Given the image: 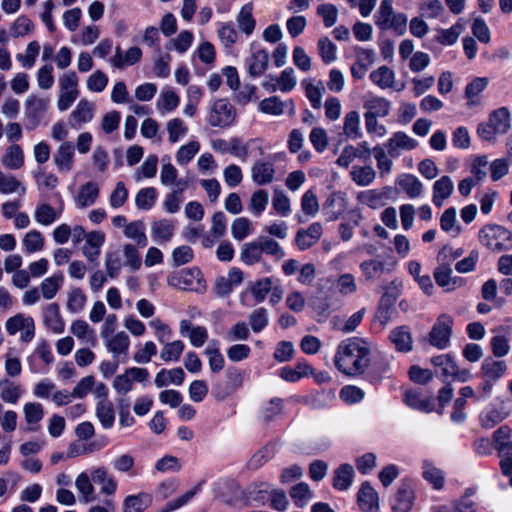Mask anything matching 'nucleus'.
Returning <instances> with one entry per match:
<instances>
[{
    "label": "nucleus",
    "mask_w": 512,
    "mask_h": 512,
    "mask_svg": "<svg viewBox=\"0 0 512 512\" xmlns=\"http://www.w3.org/2000/svg\"><path fill=\"white\" fill-rule=\"evenodd\" d=\"M398 186L410 197H419L423 192L421 181L412 174H403L397 180Z\"/></svg>",
    "instance_id": "09e8293b"
},
{
    "label": "nucleus",
    "mask_w": 512,
    "mask_h": 512,
    "mask_svg": "<svg viewBox=\"0 0 512 512\" xmlns=\"http://www.w3.org/2000/svg\"><path fill=\"white\" fill-rule=\"evenodd\" d=\"M174 230V223L169 219H160L151 223L152 238L160 244L169 242L174 235Z\"/></svg>",
    "instance_id": "7c9ffc66"
},
{
    "label": "nucleus",
    "mask_w": 512,
    "mask_h": 512,
    "mask_svg": "<svg viewBox=\"0 0 512 512\" xmlns=\"http://www.w3.org/2000/svg\"><path fill=\"white\" fill-rule=\"evenodd\" d=\"M253 231L251 221L246 217L236 218L231 225L232 237L237 241H242Z\"/></svg>",
    "instance_id": "774afa93"
},
{
    "label": "nucleus",
    "mask_w": 512,
    "mask_h": 512,
    "mask_svg": "<svg viewBox=\"0 0 512 512\" xmlns=\"http://www.w3.org/2000/svg\"><path fill=\"white\" fill-rule=\"evenodd\" d=\"M275 169L272 163L256 161L251 168V177L257 185H266L273 181Z\"/></svg>",
    "instance_id": "c756f323"
},
{
    "label": "nucleus",
    "mask_w": 512,
    "mask_h": 512,
    "mask_svg": "<svg viewBox=\"0 0 512 512\" xmlns=\"http://www.w3.org/2000/svg\"><path fill=\"white\" fill-rule=\"evenodd\" d=\"M385 146L390 157H398L404 150H413L417 146V141L404 132H396Z\"/></svg>",
    "instance_id": "f3484780"
},
{
    "label": "nucleus",
    "mask_w": 512,
    "mask_h": 512,
    "mask_svg": "<svg viewBox=\"0 0 512 512\" xmlns=\"http://www.w3.org/2000/svg\"><path fill=\"white\" fill-rule=\"evenodd\" d=\"M160 180L163 185L174 186V189H179V192H183L187 188V182L182 179L178 180V171L169 162L162 164Z\"/></svg>",
    "instance_id": "58836bf2"
},
{
    "label": "nucleus",
    "mask_w": 512,
    "mask_h": 512,
    "mask_svg": "<svg viewBox=\"0 0 512 512\" xmlns=\"http://www.w3.org/2000/svg\"><path fill=\"white\" fill-rule=\"evenodd\" d=\"M179 97L172 90L162 91L157 101V109L161 114L175 110L179 105Z\"/></svg>",
    "instance_id": "338daca9"
},
{
    "label": "nucleus",
    "mask_w": 512,
    "mask_h": 512,
    "mask_svg": "<svg viewBox=\"0 0 512 512\" xmlns=\"http://www.w3.org/2000/svg\"><path fill=\"white\" fill-rule=\"evenodd\" d=\"M302 85L305 88L306 97L309 99L311 106L314 109H320L322 106V97L325 92V87L321 81L314 84L310 80H304Z\"/></svg>",
    "instance_id": "5fc2aeb1"
},
{
    "label": "nucleus",
    "mask_w": 512,
    "mask_h": 512,
    "mask_svg": "<svg viewBox=\"0 0 512 512\" xmlns=\"http://www.w3.org/2000/svg\"><path fill=\"white\" fill-rule=\"evenodd\" d=\"M5 328L9 335H15L21 331L20 339L25 343L31 342L35 336V322L33 318L25 316L22 313L8 318L5 323Z\"/></svg>",
    "instance_id": "1a4fd4ad"
},
{
    "label": "nucleus",
    "mask_w": 512,
    "mask_h": 512,
    "mask_svg": "<svg viewBox=\"0 0 512 512\" xmlns=\"http://www.w3.org/2000/svg\"><path fill=\"white\" fill-rule=\"evenodd\" d=\"M185 373L182 368L177 367L171 370H160L155 377V385L158 388L164 387L170 383L181 385L184 381Z\"/></svg>",
    "instance_id": "c03bdc74"
},
{
    "label": "nucleus",
    "mask_w": 512,
    "mask_h": 512,
    "mask_svg": "<svg viewBox=\"0 0 512 512\" xmlns=\"http://www.w3.org/2000/svg\"><path fill=\"white\" fill-rule=\"evenodd\" d=\"M62 207L54 208L47 202H39L34 210L35 221L43 226L52 225L62 214Z\"/></svg>",
    "instance_id": "5701e85b"
},
{
    "label": "nucleus",
    "mask_w": 512,
    "mask_h": 512,
    "mask_svg": "<svg viewBox=\"0 0 512 512\" xmlns=\"http://www.w3.org/2000/svg\"><path fill=\"white\" fill-rule=\"evenodd\" d=\"M290 496L297 507L303 508L312 500L313 492L308 484L301 482L291 488Z\"/></svg>",
    "instance_id": "052dcab7"
},
{
    "label": "nucleus",
    "mask_w": 512,
    "mask_h": 512,
    "mask_svg": "<svg viewBox=\"0 0 512 512\" xmlns=\"http://www.w3.org/2000/svg\"><path fill=\"white\" fill-rule=\"evenodd\" d=\"M506 363L502 360H495L491 357L486 358L482 363V373L486 379L496 381L505 373Z\"/></svg>",
    "instance_id": "3c124183"
},
{
    "label": "nucleus",
    "mask_w": 512,
    "mask_h": 512,
    "mask_svg": "<svg viewBox=\"0 0 512 512\" xmlns=\"http://www.w3.org/2000/svg\"><path fill=\"white\" fill-rule=\"evenodd\" d=\"M43 322L53 333L61 334L65 329V323L57 303H50L43 308Z\"/></svg>",
    "instance_id": "aec40b11"
},
{
    "label": "nucleus",
    "mask_w": 512,
    "mask_h": 512,
    "mask_svg": "<svg viewBox=\"0 0 512 512\" xmlns=\"http://www.w3.org/2000/svg\"><path fill=\"white\" fill-rule=\"evenodd\" d=\"M91 479L94 483L100 485V492L109 497L117 491V481L114 476L109 473L108 468L99 466L91 470Z\"/></svg>",
    "instance_id": "2eb2a0df"
},
{
    "label": "nucleus",
    "mask_w": 512,
    "mask_h": 512,
    "mask_svg": "<svg viewBox=\"0 0 512 512\" xmlns=\"http://www.w3.org/2000/svg\"><path fill=\"white\" fill-rule=\"evenodd\" d=\"M434 278L436 283L445 291H453L463 285V279L460 277L452 276V269L447 264H440L434 271Z\"/></svg>",
    "instance_id": "6ab92c4d"
},
{
    "label": "nucleus",
    "mask_w": 512,
    "mask_h": 512,
    "mask_svg": "<svg viewBox=\"0 0 512 512\" xmlns=\"http://www.w3.org/2000/svg\"><path fill=\"white\" fill-rule=\"evenodd\" d=\"M350 176L352 180L358 186H368L370 185L376 178V171L370 165L365 166H353L350 172Z\"/></svg>",
    "instance_id": "6e6d98bb"
},
{
    "label": "nucleus",
    "mask_w": 512,
    "mask_h": 512,
    "mask_svg": "<svg viewBox=\"0 0 512 512\" xmlns=\"http://www.w3.org/2000/svg\"><path fill=\"white\" fill-rule=\"evenodd\" d=\"M22 244L25 251L31 254L43 250L45 239L40 231L33 229L24 235Z\"/></svg>",
    "instance_id": "e2e57ef3"
},
{
    "label": "nucleus",
    "mask_w": 512,
    "mask_h": 512,
    "mask_svg": "<svg viewBox=\"0 0 512 512\" xmlns=\"http://www.w3.org/2000/svg\"><path fill=\"white\" fill-rule=\"evenodd\" d=\"M71 333L85 344L95 346L97 340L95 331L84 320H75L70 327Z\"/></svg>",
    "instance_id": "ea45409f"
},
{
    "label": "nucleus",
    "mask_w": 512,
    "mask_h": 512,
    "mask_svg": "<svg viewBox=\"0 0 512 512\" xmlns=\"http://www.w3.org/2000/svg\"><path fill=\"white\" fill-rule=\"evenodd\" d=\"M390 341L399 352H409L413 347V338L407 326H400L391 331Z\"/></svg>",
    "instance_id": "f704fd0d"
},
{
    "label": "nucleus",
    "mask_w": 512,
    "mask_h": 512,
    "mask_svg": "<svg viewBox=\"0 0 512 512\" xmlns=\"http://www.w3.org/2000/svg\"><path fill=\"white\" fill-rule=\"evenodd\" d=\"M201 272L197 268L183 269L168 278V284L184 290H197L202 285Z\"/></svg>",
    "instance_id": "f8f14e48"
},
{
    "label": "nucleus",
    "mask_w": 512,
    "mask_h": 512,
    "mask_svg": "<svg viewBox=\"0 0 512 512\" xmlns=\"http://www.w3.org/2000/svg\"><path fill=\"white\" fill-rule=\"evenodd\" d=\"M258 109L264 114L273 116H280L284 110H288V114L293 116L295 114V105L293 100L281 101L277 96H271L260 101Z\"/></svg>",
    "instance_id": "4468645a"
},
{
    "label": "nucleus",
    "mask_w": 512,
    "mask_h": 512,
    "mask_svg": "<svg viewBox=\"0 0 512 512\" xmlns=\"http://www.w3.org/2000/svg\"><path fill=\"white\" fill-rule=\"evenodd\" d=\"M237 116L235 107L227 99H217L211 105L207 121L212 127L227 128Z\"/></svg>",
    "instance_id": "39448f33"
},
{
    "label": "nucleus",
    "mask_w": 512,
    "mask_h": 512,
    "mask_svg": "<svg viewBox=\"0 0 512 512\" xmlns=\"http://www.w3.org/2000/svg\"><path fill=\"white\" fill-rule=\"evenodd\" d=\"M48 106V99L33 94L25 100L24 109L25 119L27 120L26 128L28 130H33L39 125L40 119L47 111Z\"/></svg>",
    "instance_id": "9d476101"
},
{
    "label": "nucleus",
    "mask_w": 512,
    "mask_h": 512,
    "mask_svg": "<svg viewBox=\"0 0 512 512\" xmlns=\"http://www.w3.org/2000/svg\"><path fill=\"white\" fill-rule=\"evenodd\" d=\"M464 29L465 23L463 19L460 18L449 29L441 30L436 39L442 45H452L458 40Z\"/></svg>",
    "instance_id": "680f3d73"
},
{
    "label": "nucleus",
    "mask_w": 512,
    "mask_h": 512,
    "mask_svg": "<svg viewBox=\"0 0 512 512\" xmlns=\"http://www.w3.org/2000/svg\"><path fill=\"white\" fill-rule=\"evenodd\" d=\"M358 504L363 511H376L379 508L378 493L368 482L361 485L358 492Z\"/></svg>",
    "instance_id": "2f4dec72"
},
{
    "label": "nucleus",
    "mask_w": 512,
    "mask_h": 512,
    "mask_svg": "<svg viewBox=\"0 0 512 512\" xmlns=\"http://www.w3.org/2000/svg\"><path fill=\"white\" fill-rule=\"evenodd\" d=\"M354 469L350 464H342L334 471L333 487L337 490H346L352 484Z\"/></svg>",
    "instance_id": "8fccbe9b"
},
{
    "label": "nucleus",
    "mask_w": 512,
    "mask_h": 512,
    "mask_svg": "<svg viewBox=\"0 0 512 512\" xmlns=\"http://www.w3.org/2000/svg\"><path fill=\"white\" fill-rule=\"evenodd\" d=\"M23 413L26 422L25 430L37 432L40 429V422L44 417V409L41 403L28 402L23 406Z\"/></svg>",
    "instance_id": "412c9836"
},
{
    "label": "nucleus",
    "mask_w": 512,
    "mask_h": 512,
    "mask_svg": "<svg viewBox=\"0 0 512 512\" xmlns=\"http://www.w3.org/2000/svg\"><path fill=\"white\" fill-rule=\"evenodd\" d=\"M180 333L189 338L194 347H201L208 339V331L203 326H193L189 320L180 322Z\"/></svg>",
    "instance_id": "b1692460"
},
{
    "label": "nucleus",
    "mask_w": 512,
    "mask_h": 512,
    "mask_svg": "<svg viewBox=\"0 0 512 512\" xmlns=\"http://www.w3.org/2000/svg\"><path fill=\"white\" fill-rule=\"evenodd\" d=\"M452 325L453 319L451 316L447 314L440 315L429 334L430 343L439 349H444L449 343Z\"/></svg>",
    "instance_id": "9b49d317"
},
{
    "label": "nucleus",
    "mask_w": 512,
    "mask_h": 512,
    "mask_svg": "<svg viewBox=\"0 0 512 512\" xmlns=\"http://www.w3.org/2000/svg\"><path fill=\"white\" fill-rule=\"evenodd\" d=\"M422 475L435 489H441L444 485V474L431 462L424 461Z\"/></svg>",
    "instance_id": "69168bd1"
},
{
    "label": "nucleus",
    "mask_w": 512,
    "mask_h": 512,
    "mask_svg": "<svg viewBox=\"0 0 512 512\" xmlns=\"http://www.w3.org/2000/svg\"><path fill=\"white\" fill-rule=\"evenodd\" d=\"M107 445V440L102 438L101 441H94L88 444L73 442L67 449V458H75L82 455H87L101 450Z\"/></svg>",
    "instance_id": "79ce46f5"
},
{
    "label": "nucleus",
    "mask_w": 512,
    "mask_h": 512,
    "mask_svg": "<svg viewBox=\"0 0 512 512\" xmlns=\"http://www.w3.org/2000/svg\"><path fill=\"white\" fill-rule=\"evenodd\" d=\"M454 191V183L449 176H442L433 184L432 201L435 206L442 207Z\"/></svg>",
    "instance_id": "bb28decb"
},
{
    "label": "nucleus",
    "mask_w": 512,
    "mask_h": 512,
    "mask_svg": "<svg viewBox=\"0 0 512 512\" xmlns=\"http://www.w3.org/2000/svg\"><path fill=\"white\" fill-rule=\"evenodd\" d=\"M262 250L258 238L245 243L240 252V259L246 265L258 263L262 258Z\"/></svg>",
    "instance_id": "864d4df0"
},
{
    "label": "nucleus",
    "mask_w": 512,
    "mask_h": 512,
    "mask_svg": "<svg viewBox=\"0 0 512 512\" xmlns=\"http://www.w3.org/2000/svg\"><path fill=\"white\" fill-rule=\"evenodd\" d=\"M104 345L108 352H110L114 359L123 357L127 359L130 347V338L124 331H119L115 335L103 340Z\"/></svg>",
    "instance_id": "dca6fc26"
},
{
    "label": "nucleus",
    "mask_w": 512,
    "mask_h": 512,
    "mask_svg": "<svg viewBox=\"0 0 512 512\" xmlns=\"http://www.w3.org/2000/svg\"><path fill=\"white\" fill-rule=\"evenodd\" d=\"M394 267L395 261L391 257L381 255L365 260L359 266L367 281L379 279L383 274L392 272Z\"/></svg>",
    "instance_id": "6e6552de"
},
{
    "label": "nucleus",
    "mask_w": 512,
    "mask_h": 512,
    "mask_svg": "<svg viewBox=\"0 0 512 512\" xmlns=\"http://www.w3.org/2000/svg\"><path fill=\"white\" fill-rule=\"evenodd\" d=\"M91 474L81 472L75 480V486L80 494V501L89 503L95 500V488L92 484Z\"/></svg>",
    "instance_id": "4c0bfd02"
},
{
    "label": "nucleus",
    "mask_w": 512,
    "mask_h": 512,
    "mask_svg": "<svg viewBox=\"0 0 512 512\" xmlns=\"http://www.w3.org/2000/svg\"><path fill=\"white\" fill-rule=\"evenodd\" d=\"M488 83V78L477 77L466 86L465 97L469 108L481 105L480 93L487 87Z\"/></svg>",
    "instance_id": "72a5a7b5"
},
{
    "label": "nucleus",
    "mask_w": 512,
    "mask_h": 512,
    "mask_svg": "<svg viewBox=\"0 0 512 512\" xmlns=\"http://www.w3.org/2000/svg\"><path fill=\"white\" fill-rule=\"evenodd\" d=\"M99 197V186L93 181L83 184L78 191L75 202L78 208L84 209L93 205Z\"/></svg>",
    "instance_id": "473e14b6"
},
{
    "label": "nucleus",
    "mask_w": 512,
    "mask_h": 512,
    "mask_svg": "<svg viewBox=\"0 0 512 512\" xmlns=\"http://www.w3.org/2000/svg\"><path fill=\"white\" fill-rule=\"evenodd\" d=\"M0 192L3 194L19 193L24 195L26 188L15 176L6 175L0 171Z\"/></svg>",
    "instance_id": "0e129e2a"
},
{
    "label": "nucleus",
    "mask_w": 512,
    "mask_h": 512,
    "mask_svg": "<svg viewBox=\"0 0 512 512\" xmlns=\"http://www.w3.org/2000/svg\"><path fill=\"white\" fill-rule=\"evenodd\" d=\"M1 163L10 170L20 169L24 165V152L21 146L15 143L9 145L5 150Z\"/></svg>",
    "instance_id": "e433bc0d"
},
{
    "label": "nucleus",
    "mask_w": 512,
    "mask_h": 512,
    "mask_svg": "<svg viewBox=\"0 0 512 512\" xmlns=\"http://www.w3.org/2000/svg\"><path fill=\"white\" fill-rule=\"evenodd\" d=\"M269 64V53L263 49H258L247 58L246 66L251 77L261 76Z\"/></svg>",
    "instance_id": "cd10ccee"
},
{
    "label": "nucleus",
    "mask_w": 512,
    "mask_h": 512,
    "mask_svg": "<svg viewBox=\"0 0 512 512\" xmlns=\"http://www.w3.org/2000/svg\"><path fill=\"white\" fill-rule=\"evenodd\" d=\"M151 502L152 497L147 493L129 495L124 499L123 512H142L151 504Z\"/></svg>",
    "instance_id": "de8ad7c7"
},
{
    "label": "nucleus",
    "mask_w": 512,
    "mask_h": 512,
    "mask_svg": "<svg viewBox=\"0 0 512 512\" xmlns=\"http://www.w3.org/2000/svg\"><path fill=\"white\" fill-rule=\"evenodd\" d=\"M492 446L500 458L502 474L509 477L512 485V430L509 426L504 425L494 431Z\"/></svg>",
    "instance_id": "f03ea898"
},
{
    "label": "nucleus",
    "mask_w": 512,
    "mask_h": 512,
    "mask_svg": "<svg viewBox=\"0 0 512 512\" xmlns=\"http://www.w3.org/2000/svg\"><path fill=\"white\" fill-rule=\"evenodd\" d=\"M431 363L436 367L437 375L443 378L452 377L460 382H465L471 378L470 371L468 369H459L455 361L447 354L433 357Z\"/></svg>",
    "instance_id": "423d86ee"
},
{
    "label": "nucleus",
    "mask_w": 512,
    "mask_h": 512,
    "mask_svg": "<svg viewBox=\"0 0 512 512\" xmlns=\"http://www.w3.org/2000/svg\"><path fill=\"white\" fill-rule=\"evenodd\" d=\"M146 227L142 220H135L129 222L126 229L123 230V234L126 238L134 241L139 247H146L148 244V238L145 233Z\"/></svg>",
    "instance_id": "a19ab883"
},
{
    "label": "nucleus",
    "mask_w": 512,
    "mask_h": 512,
    "mask_svg": "<svg viewBox=\"0 0 512 512\" xmlns=\"http://www.w3.org/2000/svg\"><path fill=\"white\" fill-rule=\"evenodd\" d=\"M105 241V234L100 231H93L87 234L86 243L83 246V254L90 262H96Z\"/></svg>",
    "instance_id": "c85d7f7f"
},
{
    "label": "nucleus",
    "mask_w": 512,
    "mask_h": 512,
    "mask_svg": "<svg viewBox=\"0 0 512 512\" xmlns=\"http://www.w3.org/2000/svg\"><path fill=\"white\" fill-rule=\"evenodd\" d=\"M95 105L87 99H81L71 112V126H80L90 122L94 117Z\"/></svg>",
    "instance_id": "a878e982"
},
{
    "label": "nucleus",
    "mask_w": 512,
    "mask_h": 512,
    "mask_svg": "<svg viewBox=\"0 0 512 512\" xmlns=\"http://www.w3.org/2000/svg\"><path fill=\"white\" fill-rule=\"evenodd\" d=\"M511 239L512 233L500 225H486L479 231L480 243L496 253L508 250Z\"/></svg>",
    "instance_id": "20e7f679"
},
{
    "label": "nucleus",
    "mask_w": 512,
    "mask_h": 512,
    "mask_svg": "<svg viewBox=\"0 0 512 512\" xmlns=\"http://www.w3.org/2000/svg\"><path fill=\"white\" fill-rule=\"evenodd\" d=\"M252 11V3H247L241 8L236 19L239 29L246 35H250L255 29L256 22L253 18Z\"/></svg>",
    "instance_id": "13d9d810"
},
{
    "label": "nucleus",
    "mask_w": 512,
    "mask_h": 512,
    "mask_svg": "<svg viewBox=\"0 0 512 512\" xmlns=\"http://www.w3.org/2000/svg\"><path fill=\"white\" fill-rule=\"evenodd\" d=\"M322 225L312 223L307 229H300L296 233L295 243L300 250H306L316 244L322 236Z\"/></svg>",
    "instance_id": "a211bd4d"
},
{
    "label": "nucleus",
    "mask_w": 512,
    "mask_h": 512,
    "mask_svg": "<svg viewBox=\"0 0 512 512\" xmlns=\"http://www.w3.org/2000/svg\"><path fill=\"white\" fill-rule=\"evenodd\" d=\"M370 344L358 337L343 340L337 347L334 357L336 368L348 376L361 375L370 363Z\"/></svg>",
    "instance_id": "f257e3e1"
},
{
    "label": "nucleus",
    "mask_w": 512,
    "mask_h": 512,
    "mask_svg": "<svg viewBox=\"0 0 512 512\" xmlns=\"http://www.w3.org/2000/svg\"><path fill=\"white\" fill-rule=\"evenodd\" d=\"M60 95L57 101V107L60 111H66L77 99L79 91L77 89L78 77L75 72L64 73L59 79Z\"/></svg>",
    "instance_id": "0eeeda50"
},
{
    "label": "nucleus",
    "mask_w": 512,
    "mask_h": 512,
    "mask_svg": "<svg viewBox=\"0 0 512 512\" xmlns=\"http://www.w3.org/2000/svg\"><path fill=\"white\" fill-rule=\"evenodd\" d=\"M226 377L227 383L224 390H221L218 385L215 387V397L217 399H224L243 385L244 372L238 368H228L226 371Z\"/></svg>",
    "instance_id": "4be33fe9"
},
{
    "label": "nucleus",
    "mask_w": 512,
    "mask_h": 512,
    "mask_svg": "<svg viewBox=\"0 0 512 512\" xmlns=\"http://www.w3.org/2000/svg\"><path fill=\"white\" fill-rule=\"evenodd\" d=\"M414 502V491L408 485L398 488L392 499L391 508L393 512H409Z\"/></svg>",
    "instance_id": "393cba45"
},
{
    "label": "nucleus",
    "mask_w": 512,
    "mask_h": 512,
    "mask_svg": "<svg viewBox=\"0 0 512 512\" xmlns=\"http://www.w3.org/2000/svg\"><path fill=\"white\" fill-rule=\"evenodd\" d=\"M23 393L21 385L9 379L0 381V398L10 404H16Z\"/></svg>",
    "instance_id": "a18cd8bd"
},
{
    "label": "nucleus",
    "mask_w": 512,
    "mask_h": 512,
    "mask_svg": "<svg viewBox=\"0 0 512 512\" xmlns=\"http://www.w3.org/2000/svg\"><path fill=\"white\" fill-rule=\"evenodd\" d=\"M96 417L104 429H109L115 422L114 405L110 400L98 401L95 408Z\"/></svg>",
    "instance_id": "37998d69"
},
{
    "label": "nucleus",
    "mask_w": 512,
    "mask_h": 512,
    "mask_svg": "<svg viewBox=\"0 0 512 512\" xmlns=\"http://www.w3.org/2000/svg\"><path fill=\"white\" fill-rule=\"evenodd\" d=\"M510 128V111L506 107L498 108L489 114L487 122L478 125V136L488 142H494L498 135L505 134Z\"/></svg>",
    "instance_id": "7ed1b4c3"
},
{
    "label": "nucleus",
    "mask_w": 512,
    "mask_h": 512,
    "mask_svg": "<svg viewBox=\"0 0 512 512\" xmlns=\"http://www.w3.org/2000/svg\"><path fill=\"white\" fill-rule=\"evenodd\" d=\"M64 282V276L58 272L48 278H45L40 284V291L44 299H53L61 289Z\"/></svg>",
    "instance_id": "49530a36"
},
{
    "label": "nucleus",
    "mask_w": 512,
    "mask_h": 512,
    "mask_svg": "<svg viewBox=\"0 0 512 512\" xmlns=\"http://www.w3.org/2000/svg\"><path fill=\"white\" fill-rule=\"evenodd\" d=\"M371 81L381 89L391 88L395 81V73L383 65L370 73Z\"/></svg>",
    "instance_id": "603ef678"
},
{
    "label": "nucleus",
    "mask_w": 512,
    "mask_h": 512,
    "mask_svg": "<svg viewBox=\"0 0 512 512\" xmlns=\"http://www.w3.org/2000/svg\"><path fill=\"white\" fill-rule=\"evenodd\" d=\"M142 56V51L139 47H131L123 55L120 47H116L115 55L110 59L112 65L116 68L122 69L125 66H131L137 63Z\"/></svg>",
    "instance_id": "c9c22d12"
},
{
    "label": "nucleus",
    "mask_w": 512,
    "mask_h": 512,
    "mask_svg": "<svg viewBox=\"0 0 512 512\" xmlns=\"http://www.w3.org/2000/svg\"><path fill=\"white\" fill-rule=\"evenodd\" d=\"M365 113H372L374 116L385 117L390 111V102L383 97L371 96L364 102Z\"/></svg>",
    "instance_id": "bf43d9fd"
},
{
    "label": "nucleus",
    "mask_w": 512,
    "mask_h": 512,
    "mask_svg": "<svg viewBox=\"0 0 512 512\" xmlns=\"http://www.w3.org/2000/svg\"><path fill=\"white\" fill-rule=\"evenodd\" d=\"M75 146L70 141H63L53 154V162L61 173H68L74 167Z\"/></svg>",
    "instance_id": "ddd939ff"
},
{
    "label": "nucleus",
    "mask_w": 512,
    "mask_h": 512,
    "mask_svg": "<svg viewBox=\"0 0 512 512\" xmlns=\"http://www.w3.org/2000/svg\"><path fill=\"white\" fill-rule=\"evenodd\" d=\"M343 133L349 139H358L361 137L360 115L357 111H350L344 117Z\"/></svg>",
    "instance_id": "4d7b16f0"
}]
</instances>
